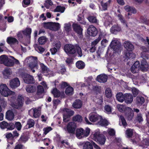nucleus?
<instances>
[{"instance_id":"obj_38","label":"nucleus","mask_w":149,"mask_h":149,"mask_svg":"<svg viewBox=\"0 0 149 149\" xmlns=\"http://www.w3.org/2000/svg\"><path fill=\"white\" fill-rule=\"evenodd\" d=\"M92 90L96 95L100 94L101 92V87L97 86H93Z\"/></svg>"},{"instance_id":"obj_13","label":"nucleus","mask_w":149,"mask_h":149,"mask_svg":"<svg viewBox=\"0 0 149 149\" xmlns=\"http://www.w3.org/2000/svg\"><path fill=\"white\" fill-rule=\"evenodd\" d=\"M77 127L76 124L74 122H71L68 123L67 126V130L69 133H74Z\"/></svg>"},{"instance_id":"obj_28","label":"nucleus","mask_w":149,"mask_h":149,"mask_svg":"<svg viewBox=\"0 0 149 149\" xmlns=\"http://www.w3.org/2000/svg\"><path fill=\"white\" fill-rule=\"evenodd\" d=\"M26 89L28 93H33L36 91V87L35 86L29 85L26 86Z\"/></svg>"},{"instance_id":"obj_52","label":"nucleus","mask_w":149,"mask_h":149,"mask_svg":"<svg viewBox=\"0 0 149 149\" xmlns=\"http://www.w3.org/2000/svg\"><path fill=\"white\" fill-rule=\"evenodd\" d=\"M35 125V122L32 119H29L27 121V125H28V128L33 127Z\"/></svg>"},{"instance_id":"obj_50","label":"nucleus","mask_w":149,"mask_h":149,"mask_svg":"<svg viewBox=\"0 0 149 149\" xmlns=\"http://www.w3.org/2000/svg\"><path fill=\"white\" fill-rule=\"evenodd\" d=\"M87 19L89 22L92 23H96L97 19L96 17L93 16H88Z\"/></svg>"},{"instance_id":"obj_5","label":"nucleus","mask_w":149,"mask_h":149,"mask_svg":"<svg viewBox=\"0 0 149 149\" xmlns=\"http://www.w3.org/2000/svg\"><path fill=\"white\" fill-rule=\"evenodd\" d=\"M141 56L143 59L141 62V68L143 71H147L148 69V63L146 61V59L149 58V56L146 53L142 52Z\"/></svg>"},{"instance_id":"obj_16","label":"nucleus","mask_w":149,"mask_h":149,"mask_svg":"<svg viewBox=\"0 0 149 149\" xmlns=\"http://www.w3.org/2000/svg\"><path fill=\"white\" fill-rule=\"evenodd\" d=\"M20 85V81L17 78H15L10 81V85L12 88H15L18 87Z\"/></svg>"},{"instance_id":"obj_32","label":"nucleus","mask_w":149,"mask_h":149,"mask_svg":"<svg viewBox=\"0 0 149 149\" xmlns=\"http://www.w3.org/2000/svg\"><path fill=\"white\" fill-rule=\"evenodd\" d=\"M76 67L79 69H82L85 67V64L84 62L82 61H79L76 63Z\"/></svg>"},{"instance_id":"obj_45","label":"nucleus","mask_w":149,"mask_h":149,"mask_svg":"<svg viewBox=\"0 0 149 149\" xmlns=\"http://www.w3.org/2000/svg\"><path fill=\"white\" fill-rule=\"evenodd\" d=\"M72 120L73 121L81 122L82 120V116L80 115H77L73 117Z\"/></svg>"},{"instance_id":"obj_3","label":"nucleus","mask_w":149,"mask_h":149,"mask_svg":"<svg viewBox=\"0 0 149 149\" xmlns=\"http://www.w3.org/2000/svg\"><path fill=\"white\" fill-rule=\"evenodd\" d=\"M28 58H29V61H31L29 63V67L31 71L33 72H34L35 70H38V67L37 57L31 56Z\"/></svg>"},{"instance_id":"obj_9","label":"nucleus","mask_w":149,"mask_h":149,"mask_svg":"<svg viewBox=\"0 0 149 149\" xmlns=\"http://www.w3.org/2000/svg\"><path fill=\"white\" fill-rule=\"evenodd\" d=\"M124 113L125 118L129 121H131L134 116V111L130 107L125 108Z\"/></svg>"},{"instance_id":"obj_23","label":"nucleus","mask_w":149,"mask_h":149,"mask_svg":"<svg viewBox=\"0 0 149 149\" xmlns=\"http://www.w3.org/2000/svg\"><path fill=\"white\" fill-rule=\"evenodd\" d=\"M7 43L9 45H14L16 43L18 44L19 42L15 38L12 36L8 37L6 40Z\"/></svg>"},{"instance_id":"obj_60","label":"nucleus","mask_w":149,"mask_h":149,"mask_svg":"<svg viewBox=\"0 0 149 149\" xmlns=\"http://www.w3.org/2000/svg\"><path fill=\"white\" fill-rule=\"evenodd\" d=\"M140 18L142 22L145 24H147L148 23V20L145 16H141Z\"/></svg>"},{"instance_id":"obj_40","label":"nucleus","mask_w":149,"mask_h":149,"mask_svg":"<svg viewBox=\"0 0 149 149\" xmlns=\"http://www.w3.org/2000/svg\"><path fill=\"white\" fill-rule=\"evenodd\" d=\"M83 149H93V147L91 143L86 141L84 144Z\"/></svg>"},{"instance_id":"obj_19","label":"nucleus","mask_w":149,"mask_h":149,"mask_svg":"<svg viewBox=\"0 0 149 149\" xmlns=\"http://www.w3.org/2000/svg\"><path fill=\"white\" fill-rule=\"evenodd\" d=\"M37 91L36 92V96L39 98H42L43 96V93L44 92V89L43 87L41 85H39L37 86Z\"/></svg>"},{"instance_id":"obj_17","label":"nucleus","mask_w":149,"mask_h":149,"mask_svg":"<svg viewBox=\"0 0 149 149\" xmlns=\"http://www.w3.org/2000/svg\"><path fill=\"white\" fill-rule=\"evenodd\" d=\"M24 77V82L26 84H33L35 81L33 77L31 75H22Z\"/></svg>"},{"instance_id":"obj_8","label":"nucleus","mask_w":149,"mask_h":149,"mask_svg":"<svg viewBox=\"0 0 149 149\" xmlns=\"http://www.w3.org/2000/svg\"><path fill=\"white\" fill-rule=\"evenodd\" d=\"M64 50L66 54L69 56L75 54L76 49L74 45L71 44H67L64 46Z\"/></svg>"},{"instance_id":"obj_39","label":"nucleus","mask_w":149,"mask_h":149,"mask_svg":"<svg viewBox=\"0 0 149 149\" xmlns=\"http://www.w3.org/2000/svg\"><path fill=\"white\" fill-rule=\"evenodd\" d=\"M8 56L5 55H3L0 56V63L3 64L5 65L6 64Z\"/></svg>"},{"instance_id":"obj_54","label":"nucleus","mask_w":149,"mask_h":149,"mask_svg":"<svg viewBox=\"0 0 149 149\" xmlns=\"http://www.w3.org/2000/svg\"><path fill=\"white\" fill-rule=\"evenodd\" d=\"M133 132L131 129H128L126 130V134L127 135V137L128 138H131L133 134Z\"/></svg>"},{"instance_id":"obj_49","label":"nucleus","mask_w":149,"mask_h":149,"mask_svg":"<svg viewBox=\"0 0 149 149\" xmlns=\"http://www.w3.org/2000/svg\"><path fill=\"white\" fill-rule=\"evenodd\" d=\"M105 112L108 113L110 114L112 112V107L108 105H105L104 107Z\"/></svg>"},{"instance_id":"obj_33","label":"nucleus","mask_w":149,"mask_h":149,"mask_svg":"<svg viewBox=\"0 0 149 149\" xmlns=\"http://www.w3.org/2000/svg\"><path fill=\"white\" fill-rule=\"evenodd\" d=\"M52 93L53 94L54 97H58L61 95L60 92L56 88L53 89V90L52 91Z\"/></svg>"},{"instance_id":"obj_41","label":"nucleus","mask_w":149,"mask_h":149,"mask_svg":"<svg viewBox=\"0 0 149 149\" xmlns=\"http://www.w3.org/2000/svg\"><path fill=\"white\" fill-rule=\"evenodd\" d=\"M34 47L35 50L39 53H42L45 50V48L40 46L39 45L37 44H36L35 45Z\"/></svg>"},{"instance_id":"obj_56","label":"nucleus","mask_w":149,"mask_h":149,"mask_svg":"<svg viewBox=\"0 0 149 149\" xmlns=\"http://www.w3.org/2000/svg\"><path fill=\"white\" fill-rule=\"evenodd\" d=\"M120 119L122 125L124 127L126 126L127 123L124 117L123 116L121 115L120 116Z\"/></svg>"},{"instance_id":"obj_34","label":"nucleus","mask_w":149,"mask_h":149,"mask_svg":"<svg viewBox=\"0 0 149 149\" xmlns=\"http://www.w3.org/2000/svg\"><path fill=\"white\" fill-rule=\"evenodd\" d=\"M111 1V0H109L108 1L104 3L102 1L101 2V4L103 10H107L108 6L110 5Z\"/></svg>"},{"instance_id":"obj_53","label":"nucleus","mask_w":149,"mask_h":149,"mask_svg":"<svg viewBox=\"0 0 149 149\" xmlns=\"http://www.w3.org/2000/svg\"><path fill=\"white\" fill-rule=\"evenodd\" d=\"M136 121L139 123H141L143 121V118L142 115L141 113H139L137 115V116L136 118Z\"/></svg>"},{"instance_id":"obj_63","label":"nucleus","mask_w":149,"mask_h":149,"mask_svg":"<svg viewBox=\"0 0 149 149\" xmlns=\"http://www.w3.org/2000/svg\"><path fill=\"white\" fill-rule=\"evenodd\" d=\"M15 127H16L18 130L20 131L21 130L22 127V125L21 123L20 122H16L15 124Z\"/></svg>"},{"instance_id":"obj_30","label":"nucleus","mask_w":149,"mask_h":149,"mask_svg":"<svg viewBox=\"0 0 149 149\" xmlns=\"http://www.w3.org/2000/svg\"><path fill=\"white\" fill-rule=\"evenodd\" d=\"M31 31L32 30L31 28H26L24 30L22 31V32L24 35L28 36V37L30 38Z\"/></svg>"},{"instance_id":"obj_48","label":"nucleus","mask_w":149,"mask_h":149,"mask_svg":"<svg viewBox=\"0 0 149 149\" xmlns=\"http://www.w3.org/2000/svg\"><path fill=\"white\" fill-rule=\"evenodd\" d=\"M52 22H44L43 23V26L45 28L47 29H52L53 26Z\"/></svg>"},{"instance_id":"obj_2","label":"nucleus","mask_w":149,"mask_h":149,"mask_svg":"<svg viewBox=\"0 0 149 149\" xmlns=\"http://www.w3.org/2000/svg\"><path fill=\"white\" fill-rule=\"evenodd\" d=\"M93 139L98 144L101 146L104 145L106 141L105 136L100 132H95L93 133Z\"/></svg>"},{"instance_id":"obj_64","label":"nucleus","mask_w":149,"mask_h":149,"mask_svg":"<svg viewBox=\"0 0 149 149\" xmlns=\"http://www.w3.org/2000/svg\"><path fill=\"white\" fill-rule=\"evenodd\" d=\"M52 130V128L50 127L44 128L43 129V131H44V134L45 135L47 134L48 132H49Z\"/></svg>"},{"instance_id":"obj_59","label":"nucleus","mask_w":149,"mask_h":149,"mask_svg":"<svg viewBox=\"0 0 149 149\" xmlns=\"http://www.w3.org/2000/svg\"><path fill=\"white\" fill-rule=\"evenodd\" d=\"M28 140L27 137L25 135H22L19 140V141L21 143H25Z\"/></svg>"},{"instance_id":"obj_18","label":"nucleus","mask_w":149,"mask_h":149,"mask_svg":"<svg viewBox=\"0 0 149 149\" xmlns=\"http://www.w3.org/2000/svg\"><path fill=\"white\" fill-rule=\"evenodd\" d=\"M101 116L97 113H93L89 115V118L91 122H95L100 119Z\"/></svg>"},{"instance_id":"obj_24","label":"nucleus","mask_w":149,"mask_h":149,"mask_svg":"<svg viewBox=\"0 0 149 149\" xmlns=\"http://www.w3.org/2000/svg\"><path fill=\"white\" fill-rule=\"evenodd\" d=\"M124 9L127 12H130L131 13L135 14L137 13V10L134 7L128 5L124 7Z\"/></svg>"},{"instance_id":"obj_35","label":"nucleus","mask_w":149,"mask_h":149,"mask_svg":"<svg viewBox=\"0 0 149 149\" xmlns=\"http://www.w3.org/2000/svg\"><path fill=\"white\" fill-rule=\"evenodd\" d=\"M73 88L72 87L69 86L66 88L65 93L67 95H72L73 94Z\"/></svg>"},{"instance_id":"obj_43","label":"nucleus","mask_w":149,"mask_h":149,"mask_svg":"<svg viewBox=\"0 0 149 149\" xmlns=\"http://www.w3.org/2000/svg\"><path fill=\"white\" fill-rule=\"evenodd\" d=\"M14 65V62L13 59H12L8 57V59L7 60V61L5 65L8 66L12 67Z\"/></svg>"},{"instance_id":"obj_46","label":"nucleus","mask_w":149,"mask_h":149,"mask_svg":"<svg viewBox=\"0 0 149 149\" xmlns=\"http://www.w3.org/2000/svg\"><path fill=\"white\" fill-rule=\"evenodd\" d=\"M145 101L144 98L140 96H138L136 98V102L138 104H142Z\"/></svg>"},{"instance_id":"obj_58","label":"nucleus","mask_w":149,"mask_h":149,"mask_svg":"<svg viewBox=\"0 0 149 149\" xmlns=\"http://www.w3.org/2000/svg\"><path fill=\"white\" fill-rule=\"evenodd\" d=\"M12 72L11 70L9 68H5L2 72L3 74H11Z\"/></svg>"},{"instance_id":"obj_1","label":"nucleus","mask_w":149,"mask_h":149,"mask_svg":"<svg viewBox=\"0 0 149 149\" xmlns=\"http://www.w3.org/2000/svg\"><path fill=\"white\" fill-rule=\"evenodd\" d=\"M124 46L126 49L123 54L124 61H127L131 58H134L135 55L132 52L134 49V45L130 41H125L124 43Z\"/></svg>"},{"instance_id":"obj_61","label":"nucleus","mask_w":149,"mask_h":149,"mask_svg":"<svg viewBox=\"0 0 149 149\" xmlns=\"http://www.w3.org/2000/svg\"><path fill=\"white\" fill-rule=\"evenodd\" d=\"M132 91L133 96L134 97H135L138 94L139 90L136 88L134 87L132 88Z\"/></svg>"},{"instance_id":"obj_15","label":"nucleus","mask_w":149,"mask_h":149,"mask_svg":"<svg viewBox=\"0 0 149 149\" xmlns=\"http://www.w3.org/2000/svg\"><path fill=\"white\" fill-rule=\"evenodd\" d=\"M24 99L22 95H18L17 98V102L13 104L15 108L18 109L22 107L23 104Z\"/></svg>"},{"instance_id":"obj_20","label":"nucleus","mask_w":149,"mask_h":149,"mask_svg":"<svg viewBox=\"0 0 149 149\" xmlns=\"http://www.w3.org/2000/svg\"><path fill=\"white\" fill-rule=\"evenodd\" d=\"M133 100L132 95L130 93L125 94V102L127 104L131 103Z\"/></svg>"},{"instance_id":"obj_14","label":"nucleus","mask_w":149,"mask_h":149,"mask_svg":"<svg viewBox=\"0 0 149 149\" xmlns=\"http://www.w3.org/2000/svg\"><path fill=\"white\" fill-rule=\"evenodd\" d=\"M88 35L91 36L95 37L96 36L98 31L96 28L93 25L89 26L87 30Z\"/></svg>"},{"instance_id":"obj_47","label":"nucleus","mask_w":149,"mask_h":149,"mask_svg":"<svg viewBox=\"0 0 149 149\" xmlns=\"http://www.w3.org/2000/svg\"><path fill=\"white\" fill-rule=\"evenodd\" d=\"M47 41V39L45 36H43L40 37L38 39L39 44L41 45L45 44Z\"/></svg>"},{"instance_id":"obj_36","label":"nucleus","mask_w":149,"mask_h":149,"mask_svg":"<svg viewBox=\"0 0 149 149\" xmlns=\"http://www.w3.org/2000/svg\"><path fill=\"white\" fill-rule=\"evenodd\" d=\"M77 20L81 24H84L86 23V22L84 21V16L82 14H80L78 15Z\"/></svg>"},{"instance_id":"obj_51","label":"nucleus","mask_w":149,"mask_h":149,"mask_svg":"<svg viewBox=\"0 0 149 149\" xmlns=\"http://www.w3.org/2000/svg\"><path fill=\"white\" fill-rule=\"evenodd\" d=\"M53 26L52 29H53L55 31H58L60 28V24L58 23L53 22L52 23Z\"/></svg>"},{"instance_id":"obj_62","label":"nucleus","mask_w":149,"mask_h":149,"mask_svg":"<svg viewBox=\"0 0 149 149\" xmlns=\"http://www.w3.org/2000/svg\"><path fill=\"white\" fill-rule=\"evenodd\" d=\"M101 38L100 36L98 38L95 40L94 41L92 42L91 45L92 47H94L101 40Z\"/></svg>"},{"instance_id":"obj_42","label":"nucleus","mask_w":149,"mask_h":149,"mask_svg":"<svg viewBox=\"0 0 149 149\" xmlns=\"http://www.w3.org/2000/svg\"><path fill=\"white\" fill-rule=\"evenodd\" d=\"M105 94L106 97L108 98H110L112 96V92L111 88H107L105 91Z\"/></svg>"},{"instance_id":"obj_26","label":"nucleus","mask_w":149,"mask_h":149,"mask_svg":"<svg viewBox=\"0 0 149 149\" xmlns=\"http://www.w3.org/2000/svg\"><path fill=\"white\" fill-rule=\"evenodd\" d=\"M107 75H98L96 80L99 82L104 83L107 81Z\"/></svg>"},{"instance_id":"obj_7","label":"nucleus","mask_w":149,"mask_h":149,"mask_svg":"<svg viewBox=\"0 0 149 149\" xmlns=\"http://www.w3.org/2000/svg\"><path fill=\"white\" fill-rule=\"evenodd\" d=\"M63 111L64 112L63 114V121L67 122L70 120V117L74 115V112L70 109L66 108H64Z\"/></svg>"},{"instance_id":"obj_31","label":"nucleus","mask_w":149,"mask_h":149,"mask_svg":"<svg viewBox=\"0 0 149 149\" xmlns=\"http://www.w3.org/2000/svg\"><path fill=\"white\" fill-rule=\"evenodd\" d=\"M116 98L118 101L122 102L125 101V94L123 95L122 93H119L116 95Z\"/></svg>"},{"instance_id":"obj_25","label":"nucleus","mask_w":149,"mask_h":149,"mask_svg":"<svg viewBox=\"0 0 149 149\" xmlns=\"http://www.w3.org/2000/svg\"><path fill=\"white\" fill-rule=\"evenodd\" d=\"M14 118V114L13 111L10 110L7 111L6 114V118L9 120H13Z\"/></svg>"},{"instance_id":"obj_6","label":"nucleus","mask_w":149,"mask_h":149,"mask_svg":"<svg viewBox=\"0 0 149 149\" xmlns=\"http://www.w3.org/2000/svg\"><path fill=\"white\" fill-rule=\"evenodd\" d=\"M0 93L2 95L8 97L12 95L13 92L9 89L6 84H2L0 85Z\"/></svg>"},{"instance_id":"obj_21","label":"nucleus","mask_w":149,"mask_h":149,"mask_svg":"<svg viewBox=\"0 0 149 149\" xmlns=\"http://www.w3.org/2000/svg\"><path fill=\"white\" fill-rule=\"evenodd\" d=\"M100 120L97 122V125L102 127H106L109 125V122L106 119H103L102 117L101 116Z\"/></svg>"},{"instance_id":"obj_37","label":"nucleus","mask_w":149,"mask_h":149,"mask_svg":"<svg viewBox=\"0 0 149 149\" xmlns=\"http://www.w3.org/2000/svg\"><path fill=\"white\" fill-rule=\"evenodd\" d=\"M121 22L124 25H125L126 26L128 27V25L127 24V22L125 19L124 18L123 15L121 14H118L117 15Z\"/></svg>"},{"instance_id":"obj_44","label":"nucleus","mask_w":149,"mask_h":149,"mask_svg":"<svg viewBox=\"0 0 149 149\" xmlns=\"http://www.w3.org/2000/svg\"><path fill=\"white\" fill-rule=\"evenodd\" d=\"M65 10V7L64 6H58L54 9L55 12H60L63 13Z\"/></svg>"},{"instance_id":"obj_27","label":"nucleus","mask_w":149,"mask_h":149,"mask_svg":"<svg viewBox=\"0 0 149 149\" xmlns=\"http://www.w3.org/2000/svg\"><path fill=\"white\" fill-rule=\"evenodd\" d=\"M82 102L79 100H76L72 104L73 107L75 109H80L82 106Z\"/></svg>"},{"instance_id":"obj_4","label":"nucleus","mask_w":149,"mask_h":149,"mask_svg":"<svg viewBox=\"0 0 149 149\" xmlns=\"http://www.w3.org/2000/svg\"><path fill=\"white\" fill-rule=\"evenodd\" d=\"M90 129L87 127L85 130L82 128L77 129L76 131V136L79 139H81L84 137H86L89 134Z\"/></svg>"},{"instance_id":"obj_57","label":"nucleus","mask_w":149,"mask_h":149,"mask_svg":"<svg viewBox=\"0 0 149 149\" xmlns=\"http://www.w3.org/2000/svg\"><path fill=\"white\" fill-rule=\"evenodd\" d=\"M8 123L5 122L3 121L0 123V127L2 129H7Z\"/></svg>"},{"instance_id":"obj_12","label":"nucleus","mask_w":149,"mask_h":149,"mask_svg":"<svg viewBox=\"0 0 149 149\" xmlns=\"http://www.w3.org/2000/svg\"><path fill=\"white\" fill-rule=\"evenodd\" d=\"M140 63L139 61H136L132 66L131 68V71L133 74L137 73L140 70L143 72L146 71H143L141 68Z\"/></svg>"},{"instance_id":"obj_11","label":"nucleus","mask_w":149,"mask_h":149,"mask_svg":"<svg viewBox=\"0 0 149 149\" xmlns=\"http://www.w3.org/2000/svg\"><path fill=\"white\" fill-rule=\"evenodd\" d=\"M72 27L73 31L78 35L80 36H83V29L80 24L73 23L72 24Z\"/></svg>"},{"instance_id":"obj_55","label":"nucleus","mask_w":149,"mask_h":149,"mask_svg":"<svg viewBox=\"0 0 149 149\" xmlns=\"http://www.w3.org/2000/svg\"><path fill=\"white\" fill-rule=\"evenodd\" d=\"M33 116L35 118H37L40 115V111L39 110L36 108L34 109L33 111Z\"/></svg>"},{"instance_id":"obj_22","label":"nucleus","mask_w":149,"mask_h":149,"mask_svg":"<svg viewBox=\"0 0 149 149\" xmlns=\"http://www.w3.org/2000/svg\"><path fill=\"white\" fill-rule=\"evenodd\" d=\"M40 71L42 73H48L51 72V70L43 63H40Z\"/></svg>"},{"instance_id":"obj_10","label":"nucleus","mask_w":149,"mask_h":149,"mask_svg":"<svg viewBox=\"0 0 149 149\" xmlns=\"http://www.w3.org/2000/svg\"><path fill=\"white\" fill-rule=\"evenodd\" d=\"M110 46L111 48L113 49L114 53L120 52L121 45L117 40H112L110 45Z\"/></svg>"},{"instance_id":"obj_29","label":"nucleus","mask_w":149,"mask_h":149,"mask_svg":"<svg viewBox=\"0 0 149 149\" xmlns=\"http://www.w3.org/2000/svg\"><path fill=\"white\" fill-rule=\"evenodd\" d=\"M121 28L118 25H114L111 28V31L113 33H115L117 32L120 31Z\"/></svg>"}]
</instances>
